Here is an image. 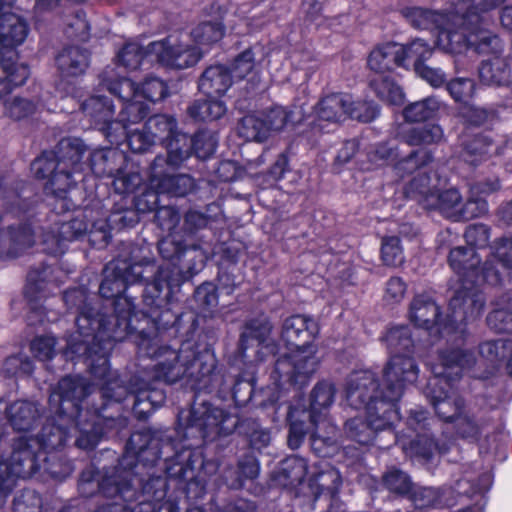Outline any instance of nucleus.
<instances>
[{
    "label": "nucleus",
    "instance_id": "f257e3e1",
    "mask_svg": "<svg viewBox=\"0 0 512 512\" xmlns=\"http://www.w3.org/2000/svg\"><path fill=\"white\" fill-rule=\"evenodd\" d=\"M92 392L93 386L83 377L62 378L49 397L54 417L47 420L36 438L20 436L14 441L12 449L23 440L35 455L37 467L29 477L39 473L62 480L72 473V464L57 453L69 437L67 428L70 426L79 434L76 438L79 448L90 450L96 447L105 432L101 412L106 404L93 407V410L88 406L84 408L83 404Z\"/></svg>",
    "mask_w": 512,
    "mask_h": 512
},
{
    "label": "nucleus",
    "instance_id": "f03ea898",
    "mask_svg": "<svg viewBox=\"0 0 512 512\" xmlns=\"http://www.w3.org/2000/svg\"><path fill=\"white\" fill-rule=\"evenodd\" d=\"M121 271L119 264L108 263L99 287L102 297L115 298L114 315L94 316L93 309L87 303V293L84 288H74L65 292L63 299L66 305L80 310L76 319L77 332L67 342L65 351L67 357L73 358V355H77L89 360L98 356L99 367L107 370V356L114 342L122 341L132 334L135 305L131 299L122 295L126 287L117 273Z\"/></svg>",
    "mask_w": 512,
    "mask_h": 512
},
{
    "label": "nucleus",
    "instance_id": "7ed1b4c3",
    "mask_svg": "<svg viewBox=\"0 0 512 512\" xmlns=\"http://www.w3.org/2000/svg\"><path fill=\"white\" fill-rule=\"evenodd\" d=\"M406 366L392 364L387 371V388L380 385L370 370L352 372L346 381L345 394L354 409H364V415L348 420L347 435L362 445L371 443L378 431L389 428L399 418L397 402L403 396V380L415 379L411 362Z\"/></svg>",
    "mask_w": 512,
    "mask_h": 512
},
{
    "label": "nucleus",
    "instance_id": "20e7f679",
    "mask_svg": "<svg viewBox=\"0 0 512 512\" xmlns=\"http://www.w3.org/2000/svg\"><path fill=\"white\" fill-rule=\"evenodd\" d=\"M479 264L480 258L474 248L460 246L450 251L449 265L461 281L460 288L450 300L455 320L458 319L457 309L461 310L462 306L468 308L463 310L461 320H476L482 315L485 297L474 284L498 285L512 276V239H502L481 269Z\"/></svg>",
    "mask_w": 512,
    "mask_h": 512
},
{
    "label": "nucleus",
    "instance_id": "39448f33",
    "mask_svg": "<svg viewBox=\"0 0 512 512\" xmlns=\"http://www.w3.org/2000/svg\"><path fill=\"white\" fill-rule=\"evenodd\" d=\"M140 353L152 358L153 377L167 384L185 380L192 389H208L213 386V373L217 360L214 353L206 348L196 352L191 343H184L178 349L159 346L154 340L141 336L138 343Z\"/></svg>",
    "mask_w": 512,
    "mask_h": 512
},
{
    "label": "nucleus",
    "instance_id": "423d86ee",
    "mask_svg": "<svg viewBox=\"0 0 512 512\" xmlns=\"http://www.w3.org/2000/svg\"><path fill=\"white\" fill-rule=\"evenodd\" d=\"M405 17L412 26L419 29H438L436 45L449 53H461L467 48L480 52L498 51L500 42L489 31L479 30L467 34L462 31L461 24L466 22L475 25L481 18L475 14L460 17L459 11L451 14H440L428 9L413 7L406 9Z\"/></svg>",
    "mask_w": 512,
    "mask_h": 512
},
{
    "label": "nucleus",
    "instance_id": "0eeeda50",
    "mask_svg": "<svg viewBox=\"0 0 512 512\" xmlns=\"http://www.w3.org/2000/svg\"><path fill=\"white\" fill-rule=\"evenodd\" d=\"M475 364L476 357L472 351L457 348L442 351L439 354V363L431 367L433 376L429 379L424 393L443 420H456L461 416L464 402L456 392L454 383Z\"/></svg>",
    "mask_w": 512,
    "mask_h": 512
},
{
    "label": "nucleus",
    "instance_id": "6e6552de",
    "mask_svg": "<svg viewBox=\"0 0 512 512\" xmlns=\"http://www.w3.org/2000/svg\"><path fill=\"white\" fill-rule=\"evenodd\" d=\"M85 144L78 138L62 139L55 152H45L35 159L31 170L39 179L49 178L45 186L47 193L62 202L63 209H70L72 203L66 194L75 184L74 176L83 171Z\"/></svg>",
    "mask_w": 512,
    "mask_h": 512
},
{
    "label": "nucleus",
    "instance_id": "1a4fd4ad",
    "mask_svg": "<svg viewBox=\"0 0 512 512\" xmlns=\"http://www.w3.org/2000/svg\"><path fill=\"white\" fill-rule=\"evenodd\" d=\"M128 123L124 136L133 152L142 153L157 141L165 144L168 162L180 166L189 158V137L177 130L176 120L172 116L155 115L148 119L142 129H133Z\"/></svg>",
    "mask_w": 512,
    "mask_h": 512
},
{
    "label": "nucleus",
    "instance_id": "9d476101",
    "mask_svg": "<svg viewBox=\"0 0 512 512\" xmlns=\"http://www.w3.org/2000/svg\"><path fill=\"white\" fill-rule=\"evenodd\" d=\"M336 389L333 383L321 381L311 392L310 411H302L308 417L311 432V445L315 453L321 457H329L337 450V428L328 419V409L334 402Z\"/></svg>",
    "mask_w": 512,
    "mask_h": 512
},
{
    "label": "nucleus",
    "instance_id": "9b49d317",
    "mask_svg": "<svg viewBox=\"0 0 512 512\" xmlns=\"http://www.w3.org/2000/svg\"><path fill=\"white\" fill-rule=\"evenodd\" d=\"M92 375L103 383L99 392L100 397L106 400L121 402L129 393L135 394L134 411L137 414H149L152 410L162 405L165 401V394L162 390L152 388L148 383L136 381L130 388L123 385L116 372L109 369V363L106 369L99 367L98 356L88 360Z\"/></svg>",
    "mask_w": 512,
    "mask_h": 512
},
{
    "label": "nucleus",
    "instance_id": "f8f14e48",
    "mask_svg": "<svg viewBox=\"0 0 512 512\" xmlns=\"http://www.w3.org/2000/svg\"><path fill=\"white\" fill-rule=\"evenodd\" d=\"M238 418L225 410L208 404L193 406L178 415V435L183 439L214 440L231 434Z\"/></svg>",
    "mask_w": 512,
    "mask_h": 512
},
{
    "label": "nucleus",
    "instance_id": "ddd939ff",
    "mask_svg": "<svg viewBox=\"0 0 512 512\" xmlns=\"http://www.w3.org/2000/svg\"><path fill=\"white\" fill-rule=\"evenodd\" d=\"M161 451L159 442L155 439L150 431H139L133 433L126 445V450L119 462L120 468L127 471V478L123 483L115 482L114 492L108 491V480L102 482L99 488L104 494L112 496L116 493L123 494L128 488L133 486V476L138 472H134L140 466H152L160 458Z\"/></svg>",
    "mask_w": 512,
    "mask_h": 512
},
{
    "label": "nucleus",
    "instance_id": "4468645a",
    "mask_svg": "<svg viewBox=\"0 0 512 512\" xmlns=\"http://www.w3.org/2000/svg\"><path fill=\"white\" fill-rule=\"evenodd\" d=\"M305 113L304 104L294 105V109L289 111L282 106H275L270 110L243 117L238 133L247 141L263 142L273 132L281 131L287 124L303 121Z\"/></svg>",
    "mask_w": 512,
    "mask_h": 512
},
{
    "label": "nucleus",
    "instance_id": "2eb2a0df",
    "mask_svg": "<svg viewBox=\"0 0 512 512\" xmlns=\"http://www.w3.org/2000/svg\"><path fill=\"white\" fill-rule=\"evenodd\" d=\"M319 366V358L316 355V348L312 344L297 347L288 356L277 359L272 379L273 388L277 395L270 398V403H276L280 396L278 390L285 384H305L306 381L316 372Z\"/></svg>",
    "mask_w": 512,
    "mask_h": 512
},
{
    "label": "nucleus",
    "instance_id": "dca6fc26",
    "mask_svg": "<svg viewBox=\"0 0 512 512\" xmlns=\"http://www.w3.org/2000/svg\"><path fill=\"white\" fill-rule=\"evenodd\" d=\"M188 34L170 35L149 44V55L163 66L174 69H186L194 66L203 56L200 47L190 43Z\"/></svg>",
    "mask_w": 512,
    "mask_h": 512
},
{
    "label": "nucleus",
    "instance_id": "f3484780",
    "mask_svg": "<svg viewBox=\"0 0 512 512\" xmlns=\"http://www.w3.org/2000/svg\"><path fill=\"white\" fill-rule=\"evenodd\" d=\"M468 306H462V309H457L458 317L463 316V310L467 309ZM451 313L445 323H440L439 318V307L429 297L424 295L416 296L410 307V318L415 325L422 327L426 330H436L442 336H448L450 334H459L460 336L465 333V325L473 320H461L458 318L455 320L453 310L449 306Z\"/></svg>",
    "mask_w": 512,
    "mask_h": 512
},
{
    "label": "nucleus",
    "instance_id": "a211bd4d",
    "mask_svg": "<svg viewBox=\"0 0 512 512\" xmlns=\"http://www.w3.org/2000/svg\"><path fill=\"white\" fill-rule=\"evenodd\" d=\"M353 104V98L344 93H332L323 97L314 107L315 119L310 122L322 129L323 122L339 123L348 117L361 122H370L377 117V111L374 107L362 104L365 112H360L358 108H350Z\"/></svg>",
    "mask_w": 512,
    "mask_h": 512
},
{
    "label": "nucleus",
    "instance_id": "6ab92c4d",
    "mask_svg": "<svg viewBox=\"0 0 512 512\" xmlns=\"http://www.w3.org/2000/svg\"><path fill=\"white\" fill-rule=\"evenodd\" d=\"M101 84L112 94L126 102L120 116L122 121L138 124L148 114V104L141 100L140 88L128 78L115 79L113 68H107L101 75Z\"/></svg>",
    "mask_w": 512,
    "mask_h": 512
},
{
    "label": "nucleus",
    "instance_id": "aec40b11",
    "mask_svg": "<svg viewBox=\"0 0 512 512\" xmlns=\"http://www.w3.org/2000/svg\"><path fill=\"white\" fill-rule=\"evenodd\" d=\"M82 111L91 123L100 130L111 144H120L128 129L129 121L113 120L114 106L107 97L92 96L85 100Z\"/></svg>",
    "mask_w": 512,
    "mask_h": 512
},
{
    "label": "nucleus",
    "instance_id": "412c9836",
    "mask_svg": "<svg viewBox=\"0 0 512 512\" xmlns=\"http://www.w3.org/2000/svg\"><path fill=\"white\" fill-rule=\"evenodd\" d=\"M384 341L391 357L383 369L382 381L380 385L387 388L388 381L386 374L392 364H399L400 366L404 367L406 366L404 363L411 362L413 370L415 371V379L412 381L403 380L404 392L409 385H412L416 382L419 375V368L415 360L410 356L414 347L410 328L405 325L393 326L387 331L384 337Z\"/></svg>",
    "mask_w": 512,
    "mask_h": 512
},
{
    "label": "nucleus",
    "instance_id": "4be33fe9",
    "mask_svg": "<svg viewBox=\"0 0 512 512\" xmlns=\"http://www.w3.org/2000/svg\"><path fill=\"white\" fill-rule=\"evenodd\" d=\"M167 167L177 168L168 162V157L156 156L150 168V187L170 197H183L193 191L194 179L187 174L170 175Z\"/></svg>",
    "mask_w": 512,
    "mask_h": 512
},
{
    "label": "nucleus",
    "instance_id": "5701e85b",
    "mask_svg": "<svg viewBox=\"0 0 512 512\" xmlns=\"http://www.w3.org/2000/svg\"><path fill=\"white\" fill-rule=\"evenodd\" d=\"M28 24L21 16L12 12L0 15V65L9 68L6 54H13L14 47L21 45L28 35Z\"/></svg>",
    "mask_w": 512,
    "mask_h": 512
},
{
    "label": "nucleus",
    "instance_id": "b1692460",
    "mask_svg": "<svg viewBox=\"0 0 512 512\" xmlns=\"http://www.w3.org/2000/svg\"><path fill=\"white\" fill-rule=\"evenodd\" d=\"M89 229L84 218L76 217L68 222L56 224L43 234L42 243L47 253L58 255L64 253L67 243L78 239Z\"/></svg>",
    "mask_w": 512,
    "mask_h": 512
},
{
    "label": "nucleus",
    "instance_id": "393cba45",
    "mask_svg": "<svg viewBox=\"0 0 512 512\" xmlns=\"http://www.w3.org/2000/svg\"><path fill=\"white\" fill-rule=\"evenodd\" d=\"M67 273L60 267L46 266L41 270H32L28 274L25 295L30 302L45 297V292H51L65 282Z\"/></svg>",
    "mask_w": 512,
    "mask_h": 512
},
{
    "label": "nucleus",
    "instance_id": "a878e982",
    "mask_svg": "<svg viewBox=\"0 0 512 512\" xmlns=\"http://www.w3.org/2000/svg\"><path fill=\"white\" fill-rule=\"evenodd\" d=\"M494 35L501 45L498 51L480 52L475 50L479 54L493 55L491 59L481 63L479 77L486 85L507 86L511 82V69L507 59L500 56L503 51V43L496 34Z\"/></svg>",
    "mask_w": 512,
    "mask_h": 512
},
{
    "label": "nucleus",
    "instance_id": "bb28decb",
    "mask_svg": "<svg viewBox=\"0 0 512 512\" xmlns=\"http://www.w3.org/2000/svg\"><path fill=\"white\" fill-rule=\"evenodd\" d=\"M318 330V325L312 318L294 315L284 321L281 337L287 345L297 348L309 345L318 334Z\"/></svg>",
    "mask_w": 512,
    "mask_h": 512
},
{
    "label": "nucleus",
    "instance_id": "cd10ccee",
    "mask_svg": "<svg viewBox=\"0 0 512 512\" xmlns=\"http://www.w3.org/2000/svg\"><path fill=\"white\" fill-rule=\"evenodd\" d=\"M55 62L60 77L68 80L83 75L89 67L90 58L81 47L69 46L58 53Z\"/></svg>",
    "mask_w": 512,
    "mask_h": 512
},
{
    "label": "nucleus",
    "instance_id": "c85d7f7f",
    "mask_svg": "<svg viewBox=\"0 0 512 512\" xmlns=\"http://www.w3.org/2000/svg\"><path fill=\"white\" fill-rule=\"evenodd\" d=\"M187 277L175 263H167L159 268L153 283L147 285L146 292L158 298L166 290V299L170 301L173 289L179 288Z\"/></svg>",
    "mask_w": 512,
    "mask_h": 512
},
{
    "label": "nucleus",
    "instance_id": "c756f323",
    "mask_svg": "<svg viewBox=\"0 0 512 512\" xmlns=\"http://www.w3.org/2000/svg\"><path fill=\"white\" fill-rule=\"evenodd\" d=\"M232 82V76L227 67L213 65L202 73L199 79V89L208 97H219L228 91Z\"/></svg>",
    "mask_w": 512,
    "mask_h": 512
},
{
    "label": "nucleus",
    "instance_id": "7c9ffc66",
    "mask_svg": "<svg viewBox=\"0 0 512 512\" xmlns=\"http://www.w3.org/2000/svg\"><path fill=\"white\" fill-rule=\"evenodd\" d=\"M34 243L33 231L28 225L19 227L16 231H0V258L16 257L23 249Z\"/></svg>",
    "mask_w": 512,
    "mask_h": 512
},
{
    "label": "nucleus",
    "instance_id": "2f4dec72",
    "mask_svg": "<svg viewBox=\"0 0 512 512\" xmlns=\"http://www.w3.org/2000/svg\"><path fill=\"white\" fill-rule=\"evenodd\" d=\"M439 183L440 179L429 167L413 176L405 188V193L407 197L417 199L426 208L428 198L435 195Z\"/></svg>",
    "mask_w": 512,
    "mask_h": 512
},
{
    "label": "nucleus",
    "instance_id": "473e14b6",
    "mask_svg": "<svg viewBox=\"0 0 512 512\" xmlns=\"http://www.w3.org/2000/svg\"><path fill=\"white\" fill-rule=\"evenodd\" d=\"M402 46L397 43H386L376 47L369 55L368 65L376 73H384L394 67H402L400 53Z\"/></svg>",
    "mask_w": 512,
    "mask_h": 512
},
{
    "label": "nucleus",
    "instance_id": "72a5a7b5",
    "mask_svg": "<svg viewBox=\"0 0 512 512\" xmlns=\"http://www.w3.org/2000/svg\"><path fill=\"white\" fill-rule=\"evenodd\" d=\"M272 325L266 317H260L247 322L241 334L240 349L243 353L251 347L263 345L269 347V336Z\"/></svg>",
    "mask_w": 512,
    "mask_h": 512
},
{
    "label": "nucleus",
    "instance_id": "f704fd0d",
    "mask_svg": "<svg viewBox=\"0 0 512 512\" xmlns=\"http://www.w3.org/2000/svg\"><path fill=\"white\" fill-rule=\"evenodd\" d=\"M487 323L498 333H512V292L503 294L495 301Z\"/></svg>",
    "mask_w": 512,
    "mask_h": 512
},
{
    "label": "nucleus",
    "instance_id": "c9c22d12",
    "mask_svg": "<svg viewBox=\"0 0 512 512\" xmlns=\"http://www.w3.org/2000/svg\"><path fill=\"white\" fill-rule=\"evenodd\" d=\"M7 417L15 430L29 431L39 417V409L35 403L16 401L8 407Z\"/></svg>",
    "mask_w": 512,
    "mask_h": 512
},
{
    "label": "nucleus",
    "instance_id": "e433bc0d",
    "mask_svg": "<svg viewBox=\"0 0 512 512\" xmlns=\"http://www.w3.org/2000/svg\"><path fill=\"white\" fill-rule=\"evenodd\" d=\"M461 207V195L456 189H448L443 192L436 191L435 195L428 198L426 209L439 210L447 218L459 221V209Z\"/></svg>",
    "mask_w": 512,
    "mask_h": 512
},
{
    "label": "nucleus",
    "instance_id": "4c0bfd02",
    "mask_svg": "<svg viewBox=\"0 0 512 512\" xmlns=\"http://www.w3.org/2000/svg\"><path fill=\"white\" fill-rule=\"evenodd\" d=\"M448 489L433 487H416L411 494V500L417 509L437 506H452L453 497L448 496Z\"/></svg>",
    "mask_w": 512,
    "mask_h": 512
},
{
    "label": "nucleus",
    "instance_id": "58836bf2",
    "mask_svg": "<svg viewBox=\"0 0 512 512\" xmlns=\"http://www.w3.org/2000/svg\"><path fill=\"white\" fill-rule=\"evenodd\" d=\"M432 161V156L427 150H416L408 156L398 160L394 164V171L397 176L403 178L407 175L418 174L428 169L429 163Z\"/></svg>",
    "mask_w": 512,
    "mask_h": 512
},
{
    "label": "nucleus",
    "instance_id": "ea45409f",
    "mask_svg": "<svg viewBox=\"0 0 512 512\" xmlns=\"http://www.w3.org/2000/svg\"><path fill=\"white\" fill-rule=\"evenodd\" d=\"M440 105L436 97H427L407 105L403 110V117L408 122L427 121L436 116Z\"/></svg>",
    "mask_w": 512,
    "mask_h": 512
},
{
    "label": "nucleus",
    "instance_id": "a19ab883",
    "mask_svg": "<svg viewBox=\"0 0 512 512\" xmlns=\"http://www.w3.org/2000/svg\"><path fill=\"white\" fill-rule=\"evenodd\" d=\"M210 99L196 100L188 108L189 115L198 121H213L222 117L226 112L225 104L215 97Z\"/></svg>",
    "mask_w": 512,
    "mask_h": 512
},
{
    "label": "nucleus",
    "instance_id": "79ce46f5",
    "mask_svg": "<svg viewBox=\"0 0 512 512\" xmlns=\"http://www.w3.org/2000/svg\"><path fill=\"white\" fill-rule=\"evenodd\" d=\"M370 86L382 101L391 105L404 103L405 94L402 88L389 77H375L370 81Z\"/></svg>",
    "mask_w": 512,
    "mask_h": 512
},
{
    "label": "nucleus",
    "instance_id": "37998d69",
    "mask_svg": "<svg viewBox=\"0 0 512 512\" xmlns=\"http://www.w3.org/2000/svg\"><path fill=\"white\" fill-rule=\"evenodd\" d=\"M148 51L149 45L144 49L136 42H129L117 54V62L128 70H136L145 60L156 62Z\"/></svg>",
    "mask_w": 512,
    "mask_h": 512
},
{
    "label": "nucleus",
    "instance_id": "c03bdc74",
    "mask_svg": "<svg viewBox=\"0 0 512 512\" xmlns=\"http://www.w3.org/2000/svg\"><path fill=\"white\" fill-rule=\"evenodd\" d=\"M15 52L13 54H6V59L10 64L9 68L1 66L7 74L6 78L0 79V97H4L10 92V84L14 86L23 85L30 75V70L25 64H16L14 62Z\"/></svg>",
    "mask_w": 512,
    "mask_h": 512
},
{
    "label": "nucleus",
    "instance_id": "a18cd8bd",
    "mask_svg": "<svg viewBox=\"0 0 512 512\" xmlns=\"http://www.w3.org/2000/svg\"><path fill=\"white\" fill-rule=\"evenodd\" d=\"M224 35L223 27L217 22H203L191 31L189 37L196 47L204 52V47L218 42Z\"/></svg>",
    "mask_w": 512,
    "mask_h": 512
},
{
    "label": "nucleus",
    "instance_id": "49530a36",
    "mask_svg": "<svg viewBox=\"0 0 512 512\" xmlns=\"http://www.w3.org/2000/svg\"><path fill=\"white\" fill-rule=\"evenodd\" d=\"M442 137L443 130L436 124L410 128L403 134L404 141L410 146L437 143Z\"/></svg>",
    "mask_w": 512,
    "mask_h": 512
},
{
    "label": "nucleus",
    "instance_id": "de8ad7c7",
    "mask_svg": "<svg viewBox=\"0 0 512 512\" xmlns=\"http://www.w3.org/2000/svg\"><path fill=\"white\" fill-rule=\"evenodd\" d=\"M309 486L315 499L325 492L333 497L341 486V477L337 470L331 468L311 479Z\"/></svg>",
    "mask_w": 512,
    "mask_h": 512
},
{
    "label": "nucleus",
    "instance_id": "09e8293b",
    "mask_svg": "<svg viewBox=\"0 0 512 512\" xmlns=\"http://www.w3.org/2000/svg\"><path fill=\"white\" fill-rule=\"evenodd\" d=\"M259 54L263 56V48L261 46H255L239 54L232 64V69L229 70L232 79L241 80L249 75L254 70L256 62L260 61L257 59Z\"/></svg>",
    "mask_w": 512,
    "mask_h": 512
},
{
    "label": "nucleus",
    "instance_id": "8fccbe9b",
    "mask_svg": "<svg viewBox=\"0 0 512 512\" xmlns=\"http://www.w3.org/2000/svg\"><path fill=\"white\" fill-rule=\"evenodd\" d=\"M122 158L121 153L112 149H97L90 155V168L98 177L114 176V166L111 160Z\"/></svg>",
    "mask_w": 512,
    "mask_h": 512
},
{
    "label": "nucleus",
    "instance_id": "3c124183",
    "mask_svg": "<svg viewBox=\"0 0 512 512\" xmlns=\"http://www.w3.org/2000/svg\"><path fill=\"white\" fill-rule=\"evenodd\" d=\"M402 67H406L410 62L413 63L414 69L417 64H424V61L432 55L431 46L422 39H415L408 45H401Z\"/></svg>",
    "mask_w": 512,
    "mask_h": 512
},
{
    "label": "nucleus",
    "instance_id": "603ef678",
    "mask_svg": "<svg viewBox=\"0 0 512 512\" xmlns=\"http://www.w3.org/2000/svg\"><path fill=\"white\" fill-rule=\"evenodd\" d=\"M189 146V157L193 151L197 158L205 160L215 152L217 137L212 132L200 131L192 139L189 138Z\"/></svg>",
    "mask_w": 512,
    "mask_h": 512
},
{
    "label": "nucleus",
    "instance_id": "864d4df0",
    "mask_svg": "<svg viewBox=\"0 0 512 512\" xmlns=\"http://www.w3.org/2000/svg\"><path fill=\"white\" fill-rule=\"evenodd\" d=\"M33 369V361L23 353L7 357L2 366L3 374L8 377L28 376Z\"/></svg>",
    "mask_w": 512,
    "mask_h": 512
},
{
    "label": "nucleus",
    "instance_id": "5fc2aeb1",
    "mask_svg": "<svg viewBox=\"0 0 512 512\" xmlns=\"http://www.w3.org/2000/svg\"><path fill=\"white\" fill-rule=\"evenodd\" d=\"M381 256L385 265L400 266L404 262L400 239L395 236L385 237L382 241Z\"/></svg>",
    "mask_w": 512,
    "mask_h": 512
},
{
    "label": "nucleus",
    "instance_id": "6e6d98bb",
    "mask_svg": "<svg viewBox=\"0 0 512 512\" xmlns=\"http://www.w3.org/2000/svg\"><path fill=\"white\" fill-rule=\"evenodd\" d=\"M141 100L154 103L168 96L167 84L157 77H148L140 87Z\"/></svg>",
    "mask_w": 512,
    "mask_h": 512
},
{
    "label": "nucleus",
    "instance_id": "4d7b16f0",
    "mask_svg": "<svg viewBox=\"0 0 512 512\" xmlns=\"http://www.w3.org/2000/svg\"><path fill=\"white\" fill-rule=\"evenodd\" d=\"M385 487L397 494H406L412 489L410 477L403 471L392 468L383 475Z\"/></svg>",
    "mask_w": 512,
    "mask_h": 512
},
{
    "label": "nucleus",
    "instance_id": "13d9d810",
    "mask_svg": "<svg viewBox=\"0 0 512 512\" xmlns=\"http://www.w3.org/2000/svg\"><path fill=\"white\" fill-rule=\"evenodd\" d=\"M300 411L289 407L288 419L290 421V429L288 435V445L292 449H297L302 444L309 428L305 426L303 420L298 419Z\"/></svg>",
    "mask_w": 512,
    "mask_h": 512
},
{
    "label": "nucleus",
    "instance_id": "bf43d9fd",
    "mask_svg": "<svg viewBox=\"0 0 512 512\" xmlns=\"http://www.w3.org/2000/svg\"><path fill=\"white\" fill-rule=\"evenodd\" d=\"M510 351H512V341L510 340L499 339L487 341L480 345L481 356L492 363L506 358Z\"/></svg>",
    "mask_w": 512,
    "mask_h": 512
},
{
    "label": "nucleus",
    "instance_id": "052dcab7",
    "mask_svg": "<svg viewBox=\"0 0 512 512\" xmlns=\"http://www.w3.org/2000/svg\"><path fill=\"white\" fill-rule=\"evenodd\" d=\"M30 351L40 361L52 359L56 354V339L52 335L35 337L30 343Z\"/></svg>",
    "mask_w": 512,
    "mask_h": 512
},
{
    "label": "nucleus",
    "instance_id": "680f3d73",
    "mask_svg": "<svg viewBox=\"0 0 512 512\" xmlns=\"http://www.w3.org/2000/svg\"><path fill=\"white\" fill-rule=\"evenodd\" d=\"M15 512H40L42 507L41 497L33 490H23L14 501Z\"/></svg>",
    "mask_w": 512,
    "mask_h": 512
},
{
    "label": "nucleus",
    "instance_id": "e2e57ef3",
    "mask_svg": "<svg viewBox=\"0 0 512 512\" xmlns=\"http://www.w3.org/2000/svg\"><path fill=\"white\" fill-rule=\"evenodd\" d=\"M112 177L115 191L120 194L134 192L142 183V177L138 172L117 171Z\"/></svg>",
    "mask_w": 512,
    "mask_h": 512
},
{
    "label": "nucleus",
    "instance_id": "0e129e2a",
    "mask_svg": "<svg viewBox=\"0 0 512 512\" xmlns=\"http://www.w3.org/2000/svg\"><path fill=\"white\" fill-rule=\"evenodd\" d=\"M492 143L485 136H476L471 142L466 144L464 159L471 164H476L478 159L488 154Z\"/></svg>",
    "mask_w": 512,
    "mask_h": 512
},
{
    "label": "nucleus",
    "instance_id": "69168bd1",
    "mask_svg": "<svg viewBox=\"0 0 512 512\" xmlns=\"http://www.w3.org/2000/svg\"><path fill=\"white\" fill-rule=\"evenodd\" d=\"M475 83L469 78H457L447 84V90L457 102H467L473 95Z\"/></svg>",
    "mask_w": 512,
    "mask_h": 512
},
{
    "label": "nucleus",
    "instance_id": "338daca9",
    "mask_svg": "<svg viewBox=\"0 0 512 512\" xmlns=\"http://www.w3.org/2000/svg\"><path fill=\"white\" fill-rule=\"evenodd\" d=\"M464 236L469 245L468 248L482 249L488 245L490 232L484 224H473L467 227Z\"/></svg>",
    "mask_w": 512,
    "mask_h": 512
},
{
    "label": "nucleus",
    "instance_id": "774afa93",
    "mask_svg": "<svg viewBox=\"0 0 512 512\" xmlns=\"http://www.w3.org/2000/svg\"><path fill=\"white\" fill-rule=\"evenodd\" d=\"M283 471L290 480V484H300L307 475V463L300 457H291L283 463Z\"/></svg>",
    "mask_w": 512,
    "mask_h": 512
}]
</instances>
